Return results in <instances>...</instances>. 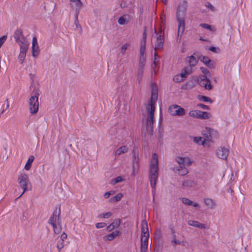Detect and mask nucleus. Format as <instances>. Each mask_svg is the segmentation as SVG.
Instances as JSON below:
<instances>
[{
    "instance_id": "obj_54",
    "label": "nucleus",
    "mask_w": 252,
    "mask_h": 252,
    "mask_svg": "<svg viewBox=\"0 0 252 252\" xmlns=\"http://www.w3.org/2000/svg\"><path fill=\"white\" fill-rule=\"evenodd\" d=\"M146 37H147V34H146V31L145 30L143 32V39H142V41H144L145 42H146Z\"/></svg>"
},
{
    "instance_id": "obj_4",
    "label": "nucleus",
    "mask_w": 252,
    "mask_h": 252,
    "mask_svg": "<svg viewBox=\"0 0 252 252\" xmlns=\"http://www.w3.org/2000/svg\"><path fill=\"white\" fill-rule=\"evenodd\" d=\"M187 7V1L181 3L178 7L177 12V19L178 23V37L181 36L185 28V16Z\"/></svg>"
},
{
    "instance_id": "obj_61",
    "label": "nucleus",
    "mask_w": 252,
    "mask_h": 252,
    "mask_svg": "<svg viewBox=\"0 0 252 252\" xmlns=\"http://www.w3.org/2000/svg\"><path fill=\"white\" fill-rule=\"evenodd\" d=\"M154 64L156 65V61L154 62Z\"/></svg>"
},
{
    "instance_id": "obj_22",
    "label": "nucleus",
    "mask_w": 252,
    "mask_h": 252,
    "mask_svg": "<svg viewBox=\"0 0 252 252\" xmlns=\"http://www.w3.org/2000/svg\"><path fill=\"white\" fill-rule=\"evenodd\" d=\"M27 52L28 50H20L19 54L18 56V59L20 64H22L24 63Z\"/></svg>"
},
{
    "instance_id": "obj_12",
    "label": "nucleus",
    "mask_w": 252,
    "mask_h": 252,
    "mask_svg": "<svg viewBox=\"0 0 252 252\" xmlns=\"http://www.w3.org/2000/svg\"><path fill=\"white\" fill-rule=\"evenodd\" d=\"M32 54L34 58H37L40 54V48L35 36L33 37L32 39Z\"/></svg>"
},
{
    "instance_id": "obj_11",
    "label": "nucleus",
    "mask_w": 252,
    "mask_h": 252,
    "mask_svg": "<svg viewBox=\"0 0 252 252\" xmlns=\"http://www.w3.org/2000/svg\"><path fill=\"white\" fill-rule=\"evenodd\" d=\"M169 113L172 116H183L186 112L184 108L177 105H172L169 108Z\"/></svg>"
},
{
    "instance_id": "obj_32",
    "label": "nucleus",
    "mask_w": 252,
    "mask_h": 252,
    "mask_svg": "<svg viewBox=\"0 0 252 252\" xmlns=\"http://www.w3.org/2000/svg\"><path fill=\"white\" fill-rule=\"evenodd\" d=\"M171 243L174 245H181L184 246L185 245V242L184 241H180L176 239L175 236H173L172 240L171 241Z\"/></svg>"
},
{
    "instance_id": "obj_1",
    "label": "nucleus",
    "mask_w": 252,
    "mask_h": 252,
    "mask_svg": "<svg viewBox=\"0 0 252 252\" xmlns=\"http://www.w3.org/2000/svg\"><path fill=\"white\" fill-rule=\"evenodd\" d=\"M158 96L157 89L153 88L148 105L146 107L145 113L143 114V122L144 124L146 125L147 133L150 135H151L153 132L154 115L155 110V104L157 101Z\"/></svg>"
},
{
    "instance_id": "obj_29",
    "label": "nucleus",
    "mask_w": 252,
    "mask_h": 252,
    "mask_svg": "<svg viewBox=\"0 0 252 252\" xmlns=\"http://www.w3.org/2000/svg\"><path fill=\"white\" fill-rule=\"evenodd\" d=\"M138 170V159L135 158L132 166V176H134L137 173Z\"/></svg>"
},
{
    "instance_id": "obj_25",
    "label": "nucleus",
    "mask_w": 252,
    "mask_h": 252,
    "mask_svg": "<svg viewBox=\"0 0 252 252\" xmlns=\"http://www.w3.org/2000/svg\"><path fill=\"white\" fill-rule=\"evenodd\" d=\"M129 21V16L128 15H125L120 17L118 20V23L121 25H123L127 24Z\"/></svg>"
},
{
    "instance_id": "obj_48",
    "label": "nucleus",
    "mask_w": 252,
    "mask_h": 252,
    "mask_svg": "<svg viewBox=\"0 0 252 252\" xmlns=\"http://www.w3.org/2000/svg\"><path fill=\"white\" fill-rule=\"evenodd\" d=\"M145 60H146L145 55H140L139 63H145Z\"/></svg>"
},
{
    "instance_id": "obj_7",
    "label": "nucleus",
    "mask_w": 252,
    "mask_h": 252,
    "mask_svg": "<svg viewBox=\"0 0 252 252\" xmlns=\"http://www.w3.org/2000/svg\"><path fill=\"white\" fill-rule=\"evenodd\" d=\"M17 182L20 188L23 190L22 196L26 191L28 190L29 186L31 185L29 176L24 172L21 173L17 178Z\"/></svg>"
},
{
    "instance_id": "obj_13",
    "label": "nucleus",
    "mask_w": 252,
    "mask_h": 252,
    "mask_svg": "<svg viewBox=\"0 0 252 252\" xmlns=\"http://www.w3.org/2000/svg\"><path fill=\"white\" fill-rule=\"evenodd\" d=\"M199 84L204 87L206 90H210L212 89V86L211 84V82L209 79L207 78V76L203 75L200 77L198 79Z\"/></svg>"
},
{
    "instance_id": "obj_18",
    "label": "nucleus",
    "mask_w": 252,
    "mask_h": 252,
    "mask_svg": "<svg viewBox=\"0 0 252 252\" xmlns=\"http://www.w3.org/2000/svg\"><path fill=\"white\" fill-rule=\"evenodd\" d=\"M121 223V220L120 219H115L113 222L109 224L107 227V229L108 231L110 232L113 230L115 228H117L119 227Z\"/></svg>"
},
{
    "instance_id": "obj_41",
    "label": "nucleus",
    "mask_w": 252,
    "mask_h": 252,
    "mask_svg": "<svg viewBox=\"0 0 252 252\" xmlns=\"http://www.w3.org/2000/svg\"><path fill=\"white\" fill-rule=\"evenodd\" d=\"M129 46L128 44H125L121 48V53L124 55L126 51Z\"/></svg>"
},
{
    "instance_id": "obj_44",
    "label": "nucleus",
    "mask_w": 252,
    "mask_h": 252,
    "mask_svg": "<svg viewBox=\"0 0 252 252\" xmlns=\"http://www.w3.org/2000/svg\"><path fill=\"white\" fill-rule=\"evenodd\" d=\"M106 226V223L104 222H99L97 223L95 225V226L97 228H103Z\"/></svg>"
},
{
    "instance_id": "obj_9",
    "label": "nucleus",
    "mask_w": 252,
    "mask_h": 252,
    "mask_svg": "<svg viewBox=\"0 0 252 252\" xmlns=\"http://www.w3.org/2000/svg\"><path fill=\"white\" fill-rule=\"evenodd\" d=\"M189 115L190 117L201 119H207L211 118V115L208 113L197 110L190 111Z\"/></svg>"
},
{
    "instance_id": "obj_28",
    "label": "nucleus",
    "mask_w": 252,
    "mask_h": 252,
    "mask_svg": "<svg viewBox=\"0 0 252 252\" xmlns=\"http://www.w3.org/2000/svg\"><path fill=\"white\" fill-rule=\"evenodd\" d=\"M192 72V70L190 68L185 67L184 68L180 73L182 77L185 79Z\"/></svg>"
},
{
    "instance_id": "obj_15",
    "label": "nucleus",
    "mask_w": 252,
    "mask_h": 252,
    "mask_svg": "<svg viewBox=\"0 0 252 252\" xmlns=\"http://www.w3.org/2000/svg\"><path fill=\"white\" fill-rule=\"evenodd\" d=\"M187 222L189 225L198 228L200 229H206L208 228V226L206 224L200 223L194 220H189Z\"/></svg>"
},
{
    "instance_id": "obj_46",
    "label": "nucleus",
    "mask_w": 252,
    "mask_h": 252,
    "mask_svg": "<svg viewBox=\"0 0 252 252\" xmlns=\"http://www.w3.org/2000/svg\"><path fill=\"white\" fill-rule=\"evenodd\" d=\"M200 70L204 74V75L207 76V74H209L208 70L203 67H200Z\"/></svg>"
},
{
    "instance_id": "obj_45",
    "label": "nucleus",
    "mask_w": 252,
    "mask_h": 252,
    "mask_svg": "<svg viewBox=\"0 0 252 252\" xmlns=\"http://www.w3.org/2000/svg\"><path fill=\"white\" fill-rule=\"evenodd\" d=\"M189 206H191L194 208L199 209L200 208V205L197 202L191 201Z\"/></svg>"
},
{
    "instance_id": "obj_57",
    "label": "nucleus",
    "mask_w": 252,
    "mask_h": 252,
    "mask_svg": "<svg viewBox=\"0 0 252 252\" xmlns=\"http://www.w3.org/2000/svg\"><path fill=\"white\" fill-rule=\"evenodd\" d=\"M228 192H230V193H232L233 192V190L231 188H229L228 189Z\"/></svg>"
},
{
    "instance_id": "obj_35",
    "label": "nucleus",
    "mask_w": 252,
    "mask_h": 252,
    "mask_svg": "<svg viewBox=\"0 0 252 252\" xmlns=\"http://www.w3.org/2000/svg\"><path fill=\"white\" fill-rule=\"evenodd\" d=\"M146 45V42H145L144 41H141L140 49V55H145Z\"/></svg>"
},
{
    "instance_id": "obj_39",
    "label": "nucleus",
    "mask_w": 252,
    "mask_h": 252,
    "mask_svg": "<svg viewBox=\"0 0 252 252\" xmlns=\"http://www.w3.org/2000/svg\"><path fill=\"white\" fill-rule=\"evenodd\" d=\"M199 99L200 100L203 101L204 102H209L210 103L213 102V100L211 98H210L209 97H208L207 96H203V95L199 96Z\"/></svg>"
},
{
    "instance_id": "obj_53",
    "label": "nucleus",
    "mask_w": 252,
    "mask_h": 252,
    "mask_svg": "<svg viewBox=\"0 0 252 252\" xmlns=\"http://www.w3.org/2000/svg\"><path fill=\"white\" fill-rule=\"evenodd\" d=\"M61 239L62 240V242H63L64 240L67 238V235L65 233H63L61 236Z\"/></svg>"
},
{
    "instance_id": "obj_51",
    "label": "nucleus",
    "mask_w": 252,
    "mask_h": 252,
    "mask_svg": "<svg viewBox=\"0 0 252 252\" xmlns=\"http://www.w3.org/2000/svg\"><path fill=\"white\" fill-rule=\"evenodd\" d=\"M198 106L200 108H201L202 109H205V110H208L209 109V107L208 106L203 104H199L198 105Z\"/></svg>"
},
{
    "instance_id": "obj_60",
    "label": "nucleus",
    "mask_w": 252,
    "mask_h": 252,
    "mask_svg": "<svg viewBox=\"0 0 252 252\" xmlns=\"http://www.w3.org/2000/svg\"><path fill=\"white\" fill-rule=\"evenodd\" d=\"M156 55H157V53L155 52V55L156 56Z\"/></svg>"
},
{
    "instance_id": "obj_14",
    "label": "nucleus",
    "mask_w": 252,
    "mask_h": 252,
    "mask_svg": "<svg viewBox=\"0 0 252 252\" xmlns=\"http://www.w3.org/2000/svg\"><path fill=\"white\" fill-rule=\"evenodd\" d=\"M229 154V150L224 147H219L216 151L217 157L221 159H226Z\"/></svg>"
},
{
    "instance_id": "obj_52",
    "label": "nucleus",
    "mask_w": 252,
    "mask_h": 252,
    "mask_svg": "<svg viewBox=\"0 0 252 252\" xmlns=\"http://www.w3.org/2000/svg\"><path fill=\"white\" fill-rule=\"evenodd\" d=\"M192 183L191 182H190L189 181H184L183 183V185L184 186H191V184H192Z\"/></svg>"
},
{
    "instance_id": "obj_2",
    "label": "nucleus",
    "mask_w": 252,
    "mask_h": 252,
    "mask_svg": "<svg viewBox=\"0 0 252 252\" xmlns=\"http://www.w3.org/2000/svg\"><path fill=\"white\" fill-rule=\"evenodd\" d=\"M176 162L180 165L175 166L173 168V171L176 174L181 176H184L188 173L187 167L190 166L193 162L191 158L188 156H179L175 158Z\"/></svg>"
},
{
    "instance_id": "obj_55",
    "label": "nucleus",
    "mask_w": 252,
    "mask_h": 252,
    "mask_svg": "<svg viewBox=\"0 0 252 252\" xmlns=\"http://www.w3.org/2000/svg\"><path fill=\"white\" fill-rule=\"evenodd\" d=\"M144 66L145 63H139L138 69H144Z\"/></svg>"
},
{
    "instance_id": "obj_19",
    "label": "nucleus",
    "mask_w": 252,
    "mask_h": 252,
    "mask_svg": "<svg viewBox=\"0 0 252 252\" xmlns=\"http://www.w3.org/2000/svg\"><path fill=\"white\" fill-rule=\"evenodd\" d=\"M203 202L205 205L210 209H214L217 206L215 201L211 198H205Z\"/></svg>"
},
{
    "instance_id": "obj_10",
    "label": "nucleus",
    "mask_w": 252,
    "mask_h": 252,
    "mask_svg": "<svg viewBox=\"0 0 252 252\" xmlns=\"http://www.w3.org/2000/svg\"><path fill=\"white\" fill-rule=\"evenodd\" d=\"M202 135L204 136V138L207 143L209 141H211L212 136V140H214L218 135L217 132L215 130L207 127H205L202 131Z\"/></svg>"
},
{
    "instance_id": "obj_26",
    "label": "nucleus",
    "mask_w": 252,
    "mask_h": 252,
    "mask_svg": "<svg viewBox=\"0 0 252 252\" xmlns=\"http://www.w3.org/2000/svg\"><path fill=\"white\" fill-rule=\"evenodd\" d=\"M128 151V148L126 146H123L118 148L115 152V156H119L122 154L126 153Z\"/></svg>"
},
{
    "instance_id": "obj_33",
    "label": "nucleus",
    "mask_w": 252,
    "mask_h": 252,
    "mask_svg": "<svg viewBox=\"0 0 252 252\" xmlns=\"http://www.w3.org/2000/svg\"><path fill=\"white\" fill-rule=\"evenodd\" d=\"M124 179L121 176H118L111 180L110 184L112 185H115L119 183L122 182Z\"/></svg>"
},
{
    "instance_id": "obj_17",
    "label": "nucleus",
    "mask_w": 252,
    "mask_h": 252,
    "mask_svg": "<svg viewBox=\"0 0 252 252\" xmlns=\"http://www.w3.org/2000/svg\"><path fill=\"white\" fill-rule=\"evenodd\" d=\"M19 46L20 50H28L29 48V43L28 40L24 37L17 42Z\"/></svg>"
},
{
    "instance_id": "obj_30",
    "label": "nucleus",
    "mask_w": 252,
    "mask_h": 252,
    "mask_svg": "<svg viewBox=\"0 0 252 252\" xmlns=\"http://www.w3.org/2000/svg\"><path fill=\"white\" fill-rule=\"evenodd\" d=\"M25 37L22 34V32L20 30L16 31L14 34V38L16 42L23 39Z\"/></svg>"
},
{
    "instance_id": "obj_31",
    "label": "nucleus",
    "mask_w": 252,
    "mask_h": 252,
    "mask_svg": "<svg viewBox=\"0 0 252 252\" xmlns=\"http://www.w3.org/2000/svg\"><path fill=\"white\" fill-rule=\"evenodd\" d=\"M123 197V194L122 193H118L114 197H111L109 201L111 203H114L116 202L119 201Z\"/></svg>"
},
{
    "instance_id": "obj_47",
    "label": "nucleus",
    "mask_w": 252,
    "mask_h": 252,
    "mask_svg": "<svg viewBox=\"0 0 252 252\" xmlns=\"http://www.w3.org/2000/svg\"><path fill=\"white\" fill-rule=\"evenodd\" d=\"M64 245L63 242H62L57 245V247L59 252H60L61 250L64 247Z\"/></svg>"
},
{
    "instance_id": "obj_56",
    "label": "nucleus",
    "mask_w": 252,
    "mask_h": 252,
    "mask_svg": "<svg viewBox=\"0 0 252 252\" xmlns=\"http://www.w3.org/2000/svg\"><path fill=\"white\" fill-rule=\"evenodd\" d=\"M217 49L215 47H211L210 48V50L213 52H218L217 51Z\"/></svg>"
},
{
    "instance_id": "obj_37",
    "label": "nucleus",
    "mask_w": 252,
    "mask_h": 252,
    "mask_svg": "<svg viewBox=\"0 0 252 252\" xmlns=\"http://www.w3.org/2000/svg\"><path fill=\"white\" fill-rule=\"evenodd\" d=\"M112 216V213L111 212H106V213H102L101 214H100L98 217L100 218H104V219H108L111 216Z\"/></svg>"
},
{
    "instance_id": "obj_23",
    "label": "nucleus",
    "mask_w": 252,
    "mask_h": 252,
    "mask_svg": "<svg viewBox=\"0 0 252 252\" xmlns=\"http://www.w3.org/2000/svg\"><path fill=\"white\" fill-rule=\"evenodd\" d=\"M34 160V157L33 156H30L25 165L24 169L26 171H29L32 166V163Z\"/></svg>"
},
{
    "instance_id": "obj_21",
    "label": "nucleus",
    "mask_w": 252,
    "mask_h": 252,
    "mask_svg": "<svg viewBox=\"0 0 252 252\" xmlns=\"http://www.w3.org/2000/svg\"><path fill=\"white\" fill-rule=\"evenodd\" d=\"M60 221L59 214H57L56 212L53 213L49 220V223L52 225L60 223Z\"/></svg>"
},
{
    "instance_id": "obj_20",
    "label": "nucleus",
    "mask_w": 252,
    "mask_h": 252,
    "mask_svg": "<svg viewBox=\"0 0 252 252\" xmlns=\"http://www.w3.org/2000/svg\"><path fill=\"white\" fill-rule=\"evenodd\" d=\"M70 2L71 6L76 11H79L82 7L83 3L81 0H70Z\"/></svg>"
},
{
    "instance_id": "obj_34",
    "label": "nucleus",
    "mask_w": 252,
    "mask_h": 252,
    "mask_svg": "<svg viewBox=\"0 0 252 252\" xmlns=\"http://www.w3.org/2000/svg\"><path fill=\"white\" fill-rule=\"evenodd\" d=\"M52 226L54 228V231L56 234H59L61 232L62 229L60 222L55 225H52Z\"/></svg>"
},
{
    "instance_id": "obj_3",
    "label": "nucleus",
    "mask_w": 252,
    "mask_h": 252,
    "mask_svg": "<svg viewBox=\"0 0 252 252\" xmlns=\"http://www.w3.org/2000/svg\"><path fill=\"white\" fill-rule=\"evenodd\" d=\"M158 156L156 154L152 156L149 170V181L151 188L155 189L158 179Z\"/></svg>"
},
{
    "instance_id": "obj_24",
    "label": "nucleus",
    "mask_w": 252,
    "mask_h": 252,
    "mask_svg": "<svg viewBox=\"0 0 252 252\" xmlns=\"http://www.w3.org/2000/svg\"><path fill=\"white\" fill-rule=\"evenodd\" d=\"M193 141L196 144H201L204 146L208 145V143L205 138L201 137H193Z\"/></svg>"
},
{
    "instance_id": "obj_50",
    "label": "nucleus",
    "mask_w": 252,
    "mask_h": 252,
    "mask_svg": "<svg viewBox=\"0 0 252 252\" xmlns=\"http://www.w3.org/2000/svg\"><path fill=\"white\" fill-rule=\"evenodd\" d=\"M205 6L208 8L210 9L211 10H214V6L210 2L206 3Z\"/></svg>"
},
{
    "instance_id": "obj_5",
    "label": "nucleus",
    "mask_w": 252,
    "mask_h": 252,
    "mask_svg": "<svg viewBox=\"0 0 252 252\" xmlns=\"http://www.w3.org/2000/svg\"><path fill=\"white\" fill-rule=\"evenodd\" d=\"M141 233L140 239L141 252H147L148 247V240L149 238V232L148 223L145 220L141 222Z\"/></svg>"
},
{
    "instance_id": "obj_8",
    "label": "nucleus",
    "mask_w": 252,
    "mask_h": 252,
    "mask_svg": "<svg viewBox=\"0 0 252 252\" xmlns=\"http://www.w3.org/2000/svg\"><path fill=\"white\" fill-rule=\"evenodd\" d=\"M156 33V42L155 43V50L156 51L158 49H162L163 45V42L164 41V32L162 31L161 28L158 30V32L157 33L156 30L155 31Z\"/></svg>"
},
{
    "instance_id": "obj_16",
    "label": "nucleus",
    "mask_w": 252,
    "mask_h": 252,
    "mask_svg": "<svg viewBox=\"0 0 252 252\" xmlns=\"http://www.w3.org/2000/svg\"><path fill=\"white\" fill-rule=\"evenodd\" d=\"M121 232L120 230H116L111 233L103 237V239L105 241H112L115 238L119 237L121 235Z\"/></svg>"
},
{
    "instance_id": "obj_62",
    "label": "nucleus",
    "mask_w": 252,
    "mask_h": 252,
    "mask_svg": "<svg viewBox=\"0 0 252 252\" xmlns=\"http://www.w3.org/2000/svg\"><path fill=\"white\" fill-rule=\"evenodd\" d=\"M200 40H203V38H202V37H201Z\"/></svg>"
},
{
    "instance_id": "obj_49",
    "label": "nucleus",
    "mask_w": 252,
    "mask_h": 252,
    "mask_svg": "<svg viewBox=\"0 0 252 252\" xmlns=\"http://www.w3.org/2000/svg\"><path fill=\"white\" fill-rule=\"evenodd\" d=\"M143 69H138V77L139 79H141V77H142V76L143 75Z\"/></svg>"
},
{
    "instance_id": "obj_27",
    "label": "nucleus",
    "mask_w": 252,
    "mask_h": 252,
    "mask_svg": "<svg viewBox=\"0 0 252 252\" xmlns=\"http://www.w3.org/2000/svg\"><path fill=\"white\" fill-rule=\"evenodd\" d=\"M186 60L189 66L192 67L194 66L198 62L197 59L193 55L187 57Z\"/></svg>"
},
{
    "instance_id": "obj_6",
    "label": "nucleus",
    "mask_w": 252,
    "mask_h": 252,
    "mask_svg": "<svg viewBox=\"0 0 252 252\" xmlns=\"http://www.w3.org/2000/svg\"><path fill=\"white\" fill-rule=\"evenodd\" d=\"M40 94V91L37 89L31 94L28 101V107L30 113L34 115L37 113L39 109L38 97Z\"/></svg>"
},
{
    "instance_id": "obj_59",
    "label": "nucleus",
    "mask_w": 252,
    "mask_h": 252,
    "mask_svg": "<svg viewBox=\"0 0 252 252\" xmlns=\"http://www.w3.org/2000/svg\"><path fill=\"white\" fill-rule=\"evenodd\" d=\"M164 4H166L167 0H161Z\"/></svg>"
},
{
    "instance_id": "obj_38",
    "label": "nucleus",
    "mask_w": 252,
    "mask_h": 252,
    "mask_svg": "<svg viewBox=\"0 0 252 252\" xmlns=\"http://www.w3.org/2000/svg\"><path fill=\"white\" fill-rule=\"evenodd\" d=\"M184 80V78L182 77L180 74H178L173 77V81L176 82H181Z\"/></svg>"
},
{
    "instance_id": "obj_36",
    "label": "nucleus",
    "mask_w": 252,
    "mask_h": 252,
    "mask_svg": "<svg viewBox=\"0 0 252 252\" xmlns=\"http://www.w3.org/2000/svg\"><path fill=\"white\" fill-rule=\"evenodd\" d=\"M200 61L203 62V63L207 65H209L211 66V65H209V63L211 62V60L207 57L202 56L200 57Z\"/></svg>"
},
{
    "instance_id": "obj_58",
    "label": "nucleus",
    "mask_w": 252,
    "mask_h": 252,
    "mask_svg": "<svg viewBox=\"0 0 252 252\" xmlns=\"http://www.w3.org/2000/svg\"><path fill=\"white\" fill-rule=\"evenodd\" d=\"M6 101H7L6 108H7L9 107V102H8V100H7Z\"/></svg>"
},
{
    "instance_id": "obj_43",
    "label": "nucleus",
    "mask_w": 252,
    "mask_h": 252,
    "mask_svg": "<svg viewBox=\"0 0 252 252\" xmlns=\"http://www.w3.org/2000/svg\"><path fill=\"white\" fill-rule=\"evenodd\" d=\"M114 193H115L114 191H109L106 192L103 194L104 197L105 199H107L110 196V195H111L112 194H113Z\"/></svg>"
},
{
    "instance_id": "obj_40",
    "label": "nucleus",
    "mask_w": 252,
    "mask_h": 252,
    "mask_svg": "<svg viewBox=\"0 0 252 252\" xmlns=\"http://www.w3.org/2000/svg\"><path fill=\"white\" fill-rule=\"evenodd\" d=\"M200 26L203 28L207 29L211 31L214 32L215 31V29L213 28H212L211 26L208 25L207 24H200Z\"/></svg>"
},
{
    "instance_id": "obj_42",
    "label": "nucleus",
    "mask_w": 252,
    "mask_h": 252,
    "mask_svg": "<svg viewBox=\"0 0 252 252\" xmlns=\"http://www.w3.org/2000/svg\"><path fill=\"white\" fill-rule=\"evenodd\" d=\"M191 200H189L187 198L183 197L181 198V201L183 203L188 206H189L190 202Z\"/></svg>"
}]
</instances>
